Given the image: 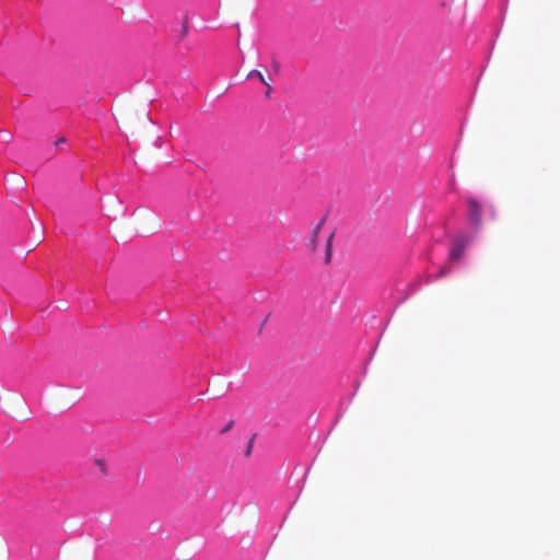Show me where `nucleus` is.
Here are the masks:
<instances>
[{
    "mask_svg": "<svg viewBox=\"0 0 560 560\" xmlns=\"http://www.w3.org/2000/svg\"><path fill=\"white\" fill-rule=\"evenodd\" d=\"M233 427V421H230L222 430L221 433L228 432Z\"/></svg>",
    "mask_w": 560,
    "mask_h": 560,
    "instance_id": "nucleus-11",
    "label": "nucleus"
},
{
    "mask_svg": "<svg viewBox=\"0 0 560 560\" xmlns=\"http://www.w3.org/2000/svg\"><path fill=\"white\" fill-rule=\"evenodd\" d=\"M468 241H457L451 248L448 259L451 261L459 260L466 249Z\"/></svg>",
    "mask_w": 560,
    "mask_h": 560,
    "instance_id": "nucleus-3",
    "label": "nucleus"
},
{
    "mask_svg": "<svg viewBox=\"0 0 560 560\" xmlns=\"http://www.w3.org/2000/svg\"><path fill=\"white\" fill-rule=\"evenodd\" d=\"M253 443H254V438H252V439L249 440L248 446H247L246 452H245V455H246V456H248V455L250 454L252 448H253Z\"/></svg>",
    "mask_w": 560,
    "mask_h": 560,
    "instance_id": "nucleus-9",
    "label": "nucleus"
},
{
    "mask_svg": "<svg viewBox=\"0 0 560 560\" xmlns=\"http://www.w3.org/2000/svg\"><path fill=\"white\" fill-rule=\"evenodd\" d=\"M256 78L258 79L262 84H267V80L265 79L264 74L259 70H250L247 74V79Z\"/></svg>",
    "mask_w": 560,
    "mask_h": 560,
    "instance_id": "nucleus-5",
    "label": "nucleus"
},
{
    "mask_svg": "<svg viewBox=\"0 0 560 560\" xmlns=\"http://www.w3.org/2000/svg\"><path fill=\"white\" fill-rule=\"evenodd\" d=\"M469 207H470V210H478L479 208H481V205L478 203L476 200H470Z\"/></svg>",
    "mask_w": 560,
    "mask_h": 560,
    "instance_id": "nucleus-7",
    "label": "nucleus"
},
{
    "mask_svg": "<svg viewBox=\"0 0 560 560\" xmlns=\"http://www.w3.org/2000/svg\"><path fill=\"white\" fill-rule=\"evenodd\" d=\"M63 141H65V139H63V138H61V139H59V141H58V142H59V143H62Z\"/></svg>",
    "mask_w": 560,
    "mask_h": 560,
    "instance_id": "nucleus-12",
    "label": "nucleus"
},
{
    "mask_svg": "<svg viewBox=\"0 0 560 560\" xmlns=\"http://www.w3.org/2000/svg\"><path fill=\"white\" fill-rule=\"evenodd\" d=\"M450 272H451V268L450 267H443L438 272L436 278H443L444 276L448 275Z\"/></svg>",
    "mask_w": 560,
    "mask_h": 560,
    "instance_id": "nucleus-6",
    "label": "nucleus"
},
{
    "mask_svg": "<svg viewBox=\"0 0 560 560\" xmlns=\"http://www.w3.org/2000/svg\"><path fill=\"white\" fill-rule=\"evenodd\" d=\"M272 69L276 74L279 73V71H280V63L276 59L272 60Z\"/></svg>",
    "mask_w": 560,
    "mask_h": 560,
    "instance_id": "nucleus-8",
    "label": "nucleus"
},
{
    "mask_svg": "<svg viewBox=\"0 0 560 560\" xmlns=\"http://www.w3.org/2000/svg\"><path fill=\"white\" fill-rule=\"evenodd\" d=\"M267 86V91L265 93V96L266 97H269L270 96V92L272 91V86L271 84L267 81V84H265Z\"/></svg>",
    "mask_w": 560,
    "mask_h": 560,
    "instance_id": "nucleus-10",
    "label": "nucleus"
},
{
    "mask_svg": "<svg viewBox=\"0 0 560 560\" xmlns=\"http://www.w3.org/2000/svg\"><path fill=\"white\" fill-rule=\"evenodd\" d=\"M126 228L138 235L156 233L162 228L158 212H127Z\"/></svg>",
    "mask_w": 560,
    "mask_h": 560,
    "instance_id": "nucleus-1",
    "label": "nucleus"
},
{
    "mask_svg": "<svg viewBox=\"0 0 560 560\" xmlns=\"http://www.w3.org/2000/svg\"><path fill=\"white\" fill-rule=\"evenodd\" d=\"M94 465L98 469V471L101 472L102 476H104V477L107 476L108 467H107L106 462L103 458H96L94 460Z\"/></svg>",
    "mask_w": 560,
    "mask_h": 560,
    "instance_id": "nucleus-4",
    "label": "nucleus"
},
{
    "mask_svg": "<svg viewBox=\"0 0 560 560\" xmlns=\"http://www.w3.org/2000/svg\"><path fill=\"white\" fill-rule=\"evenodd\" d=\"M320 231H325L327 234L324 264L328 265L331 261L332 242L337 231L336 224L329 220L328 215H324L314 228L313 236L311 240V248L313 252L316 250L317 240Z\"/></svg>",
    "mask_w": 560,
    "mask_h": 560,
    "instance_id": "nucleus-2",
    "label": "nucleus"
}]
</instances>
